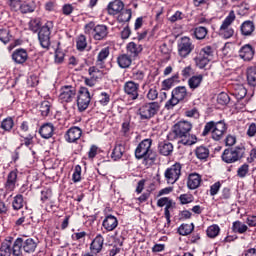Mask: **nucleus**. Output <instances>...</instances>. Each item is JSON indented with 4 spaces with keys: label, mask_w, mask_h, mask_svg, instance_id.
<instances>
[{
    "label": "nucleus",
    "mask_w": 256,
    "mask_h": 256,
    "mask_svg": "<svg viewBox=\"0 0 256 256\" xmlns=\"http://www.w3.org/2000/svg\"><path fill=\"white\" fill-rule=\"evenodd\" d=\"M191 129H193L191 122L181 120L173 126L172 134L169 135V139H178V143L181 145L191 147V145L197 143V136L191 134Z\"/></svg>",
    "instance_id": "f257e3e1"
},
{
    "label": "nucleus",
    "mask_w": 256,
    "mask_h": 256,
    "mask_svg": "<svg viewBox=\"0 0 256 256\" xmlns=\"http://www.w3.org/2000/svg\"><path fill=\"white\" fill-rule=\"evenodd\" d=\"M151 145H153V140L144 139L136 147L135 157L136 159H143L144 165H151L155 161V152L151 149Z\"/></svg>",
    "instance_id": "f03ea898"
},
{
    "label": "nucleus",
    "mask_w": 256,
    "mask_h": 256,
    "mask_svg": "<svg viewBox=\"0 0 256 256\" xmlns=\"http://www.w3.org/2000/svg\"><path fill=\"white\" fill-rule=\"evenodd\" d=\"M211 131L212 139H214V141H221V139H223V135H225V131H227V124H225L224 121L207 122L206 125L204 126L202 135L205 137L206 135H209Z\"/></svg>",
    "instance_id": "7ed1b4c3"
},
{
    "label": "nucleus",
    "mask_w": 256,
    "mask_h": 256,
    "mask_svg": "<svg viewBox=\"0 0 256 256\" xmlns=\"http://www.w3.org/2000/svg\"><path fill=\"white\" fill-rule=\"evenodd\" d=\"M21 256V240L13 242L12 237L6 238L0 246V256Z\"/></svg>",
    "instance_id": "20e7f679"
},
{
    "label": "nucleus",
    "mask_w": 256,
    "mask_h": 256,
    "mask_svg": "<svg viewBox=\"0 0 256 256\" xmlns=\"http://www.w3.org/2000/svg\"><path fill=\"white\" fill-rule=\"evenodd\" d=\"M189 97V92H187V87L178 86L172 90L171 99H169L166 104V109H173L175 105H179L181 101H187Z\"/></svg>",
    "instance_id": "39448f33"
},
{
    "label": "nucleus",
    "mask_w": 256,
    "mask_h": 256,
    "mask_svg": "<svg viewBox=\"0 0 256 256\" xmlns=\"http://www.w3.org/2000/svg\"><path fill=\"white\" fill-rule=\"evenodd\" d=\"M235 11L231 10L228 16L223 20L220 28H219V36L223 37L224 39H231L233 35H235V30L231 25L235 21Z\"/></svg>",
    "instance_id": "423d86ee"
},
{
    "label": "nucleus",
    "mask_w": 256,
    "mask_h": 256,
    "mask_svg": "<svg viewBox=\"0 0 256 256\" xmlns=\"http://www.w3.org/2000/svg\"><path fill=\"white\" fill-rule=\"evenodd\" d=\"M53 21H47L38 32V39L43 49L51 47V31H53Z\"/></svg>",
    "instance_id": "0eeeda50"
},
{
    "label": "nucleus",
    "mask_w": 256,
    "mask_h": 256,
    "mask_svg": "<svg viewBox=\"0 0 256 256\" xmlns=\"http://www.w3.org/2000/svg\"><path fill=\"white\" fill-rule=\"evenodd\" d=\"M213 53H215V50L211 46H205L199 51L194 59L199 69H205L209 65V62L213 60Z\"/></svg>",
    "instance_id": "6e6552de"
},
{
    "label": "nucleus",
    "mask_w": 256,
    "mask_h": 256,
    "mask_svg": "<svg viewBox=\"0 0 256 256\" xmlns=\"http://www.w3.org/2000/svg\"><path fill=\"white\" fill-rule=\"evenodd\" d=\"M159 109H160V106H159V103L157 102H152V103H147L142 105L138 110L140 119L146 120V121H149V119H153V117H155V115L159 113Z\"/></svg>",
    "instance_id": "1a4fd4ad"
},
{
    "label": "nucleus",
    "mask_w": 256,
    "mask_h": 256,
    "mask_svg": "<svg viewBox=\"0 0 256 256\" xmlns=\"http://www.w3.org/2000/svg\"><path fill=\"white\" fill-rule=\"evenodd\" d=\"M178 55L185 59V57H189L195 49V45L193 44V40L191 38L184 36L178 40Z\"/></svg>",
    "instance_id": "9d476101"
},
{
    "label": "nucleus",
    "mask_w": 256,
    "mask_h": 256,
    "mask_svg": "<svg viewBox=\"0 0 256 256\" xmlns=\"http://www.w3.org/2000/svg\"><path fill=\"white\" fill-rule=\"evenodd\" d=\"M243 151V147L226 149L222 154V161H224V163H235L236 161H239V159H241Z\"/></svg>",
    "instance_id": "9b49d317"
},
{
    "label": "nucleus",
    "mask_w": 256,
    "mask_h": 256,
    "mask_svg": "<svg viewBox=\"0 0 256 256\" xmlns=\"http://www.w3.org/2000/svg\"><path fill=\"white\" fill-rule=\"evenodd\" d=\"M164 176L167 183L170 185L177 183V181H179V177H181V164L175 163L170 168L166 169Z\"/></svg>",
    "instance_id": "f8f14e48"
},
{
    "label": "nucleus",
    "mask_w": 256,
    "mask_h": 256,
    "mask_svg": "<svg viewBox=\"0 0 256 256\" xmlns=\"http://www.w3.org/2000/svg\"><path fill=\"white\" fill-rule=\"evenodd\" d=\"M75 97H77V90L71 85L63 86L58 96L61 103H71Z\"/></svg>",
    "instance_id": "ddd939ff"
},
{
    "label": "nucleus",
    "mask_w": 256,
    "mask_h": 256,
    "mask_svg": "<svg viewBox=\"0 0 256 256\" xmlns=\"http://www.w3.org/2000/svg\"><path fill=\"white\" fill-rule=\"evenodd\" d=\"M157 206L158 207H165L164 209V215L165 219L167 220V223H171V209L175 207V202H173V199L169 197H162L158 199L157 201Z\"/></svg>",
    "instance_id": "4468645a"
},
{
    "label": "nucleus",
    "mask_w": 256,
    "mask_h": 256,
    "mask_svg": "<svg viewBox=\"0 0 256 256\" xmlns=\"http://www.w3.org/2000/svg\"><path fill=\"white\" fill-rule=\"evenodd\" d=\"M89 103H91V93H89V89L81 88L77 99L79 111H85L89 107Z\"/></svg>",
    "instance_id": "2eb2a0df"
},
{
    "label": "nucleus",
    "mask_w": 256,
    "mask_h": 256,
    "mask_svg": "<svg viewBox=\"0 0 256 256\" xmlns=\"http://www.w3.org/2000/svg\"><path fill=\"white\" fill-rule=\"evenodd\" d=\"M19 171L12 170L8 173L6 182L4 183V189L6 193H13L17 187V175Z\"/></svg>",
    "instance_id": "dca6fc26"
},
{
    "label": "nucleus",
    "mask_w": 256,
    "mask_h": 256,
    "mask_svg": "<svg viewBox=\"0 0 256 256\" xmlns=\"http://www.w3.org/2000/svg\"><path fill=\"white\" fill-rule=\"evenodd\" d=\"M124 92L130 99L135 101L139 97V83L134 81H127L124 84Z\"/></svg>",
    "instance_id": "f3484780"
},
{
    "label": "nucleus",
    "mask_w": 256,
    "mask_h": 256,
    "mask_svg": "<svg viewBox=\"0 0 256 256\" xmlns=\"http://www.w3.org/2000/svg\"><path fill=\"white\" fill-rule=\"evenodd\" d=\"M16 240L21 241L20 255H22L23 251H25V253H35V250L37 249V242H35L33 238H27L26 240H23V238H17Z\"/></svg>",
    "instance_id": "a211bd4d"
},
{
    "label": "nucleus",
    "mask_w": 256,
    "mask_h": 256,
    "mask_svg": "<svg viewBox=\"0 0 256 256\" xmlns=\"http://www.w3.org/2000/svg\"><path fill=\"white\" fill-rule=\"evenodd\" d=\"M238 54L243 61H251L255 57V48L251 44H245L239 49Z\"/></svg>",
    "instance_id": "6ab92c4d"
},
{
    "label": "nucleus",
    "mask_w": 256,
    "mask_h": 256,
    "mask_svg": "<svg viewBox=\"0 0 256 256\" xmlns=\"http://www.w3.org/2000/svg\"><path fill=\"white\" fill-rule=\"evenodd\" d=\"M81 135H83V130L77 126H74L68 129L65 134V139L68 143H75L81 139Z\"/></svg>",
    "instance_id": "aec40b11"
},
{
    "label": "nucleus",
    "mask_w": 256,
    "mask_h": 256,
    "mask_svg": "<svg viewBox=\"0 0 256 256\" xmlns=\"http://www.w3.org/2000/svg\"><path fill=\"white\" fill-rule=\"evenodd\" d=\"M88 71L90 78H85V85H87L88 87H95L97 79H99V77L101 76V71H99L97 67H90Z\"/></svg>",
    "instance_id": "412c9836"
},
{
    "label": "nucleus",
    "mask_w": 256,
    "mask_h": 256,
    "mask_svg": "<svg viewBox=\"0 0 256 256\" xmlns=\"http://www.w3.org/2000/svg\"><path fill=\"white\" fill-rule=\"evenodd\" d=\"M118 225H119V220H117V217L111 214L105 216L102 222V226L106 231H115Z\"/></svg>",
    "instance_id": "4be33fe9"
},
{
    "label": "nucleus",
    "mask_w": 256,
    "mask_h": 256,
    "mask_svg": "<svg viewBox=\"0 0 256 256\" xmlns=\"http://www.w3.org/2000/svg\"><path fill=\"white\" fill-rule=\"evenodd\" d=\"M29 59V54L25 49H17L12 53V61L17 65H23Z\"/></svg>",
    "instance_id": "5701e85b"
},
{
    "label": "nucleus",
    "mask_w": 256,
    "mask_h": 256,
    "mask_svg": "<svg viewBox=\"0 0 256 256\" xmlns=\"http://www.w3.org/2000/svg\"><path fill=\"white\" fill-rule=\"evenodd\" d=\"M125 4L121 0H114L107 6L108 15H119L123 11Z\"/></svg>",
    "instance_id": "b1692460"
},
{
    "label": "nucleus",
    "mask_w": 256,
    "mask_h": 256,
    "mask_svg": "<svg viewBox=\"0 0 256 256\" xmlns=\"http://www.w3.org/2000/svg\"><path fill=\"white\" fill-rule=\"evenodd\" d=\"M109 35V30L107 26L98 24L96 25V28L94 30V36L93 39L95 41H103L104 39H107V36Z\"/></svg>",
    "instance_id": "393cba45"
},
{
    "label": "nucleus",
    "mask_w": 256,
    "mask_h": 256,
    "mask_svg": "<svg viewBox=\"0 0 256 256\" xmlns=\"http://www.w3.org/2000/svg\"><path fill=\"white\" fill-rule=\"evenodd\" d=\"M127 55L135 59L136 57H139V54L141 51H143V46L139 43L130 42L126 46Z\"/></svg>",
    "instance_id": "a878e982"
},
{
    "label": "nucleus",
    "mask_w": 256,
    "mask_h": 256,
    "mask_svg": "<svg viewBox=\"0 0 256 256\" xmlns=\"http://www.w3.org/2000/svg\"><path fill=\"white\" fill-rule=\"evenodd\" d=\"M104 242H105V239L103 238V236L101 234H98L94 238L92 243L90 244L91 252L94 253L95 255H97L98 253H101V251L103 250V243Z\"/></svg>",
    "instance_id": "bb28decb"
},
{
    "label": "nucleus",
    "mask_w": 256,
    "mask_h": 256,
    "mask_svg": "<svg viewBox=\"0 0 256 256\" xmlns=\"http://www.w3.org/2000/svg\"><path fill=\"white\" fill-rule=\"evenodd\" d=\"M120 133L122 137H125L126 139H129L133 133V125H131V117L126 118L122 124Z\"/></svg>",
    "instance_id": "cd10ccee"
},
{
    "label": "nucleus",
    "mask_w": 256,
    "mask_h": 256,
    "mask_svg": "<svg viewBox=\"0 0 256 256\" xmlns=\"http://www.w3.org/2000/svg\"><path fill=\"white\" fill-rule=\"evenodd\" d=\"M39 133L42 139H51L53 133H55V126L51 123L43 124L39 129Z\"/></svg>",
    "instance_id": "c85d7f7f"
},
{
    "label": "nucleus",
    "mask_w": 256,
    "mask_h": 256,
    "mask_svg": "<svg viewBox=\"0 0 256 256\" xmlns=\"http://www.w3.org/2000/svg\"><path fill=\"white\" fill-rule=\"evenodd\" d=\"M241 35L244 37H250L255 31V23L251 20L244 21L240 26Z\"/></svg>",
    "instance_id": "c756f323"
},
{
    "label": "nucleus",
    "mask_w": 256,
    "mask_h": 256,
    "mask_svg": "<svg viewBox=\"0 0 256 256\" xmlns=\"http://www.w3.org/2000/svg\"><path fill=\"white\" fill-rule=\"evenodd\" d=\"M231 95L235 97L238 101L244 99L247 96V88L243 84H234Z\"/></svg>",
    "instance_id": "7c9ffc66"
},
{
    "label": "nucleus",
    "mask_w": 256,
    "mask_h": 256,
    "mask_svg": "<svg viewBox=\"0 0 256 256\" xmlns=\"http://www.w3.org/2000/svg\"><path fill=\"white\" fill-rule=\"evenodd\" d=\"M158 151L160 155L167 157L173 153V144L168 141L160 142L158 144Z\"/></svg>",
    "instance_id": "2f4dec72"
},
{
    "label": "nucleus",
    "mask_w": 256,
    "mask_h": 256,
    "mask_svg": "<svg viewBox=\"0 0 256 256\" xmlns=\"http://www.w3.org/2000/svg\"><path fill=\"white\" fill-rule=\"evenodd\" d=\"M201 83H203V74L194 75L188 79V87L192 91L199 89V87H201Z\"/></svg>",
    "instance_id": "473e14b6"
},
{
    "label": "nucleus",
    "mask_w": 256,
    "mask_h": 256,
    "mask_svg": "<svg viewBox=\"0 0 256 256\" xmlns=\"http://www.w3.org/2000/svg\"><path fill=\"white\" fill-rule=\"evenodd\" d=\"M201 185V176L197 173L188 176L187 186L188 189H197Z\"/></svg>",
    "instance_id": "72a5a7b5"
},
{
    "label": "nucleus",
    "mask_w": 256,
    "mask_h": 256,
    "mask_svg": "<svg viewBox=\"0 0 256 256\" xmlns=\"http://www.w3.org/2000/svg\"><path fill=\"white\" fill-rule=\"evenodd\" d=\"M246 79L250 87H256V67L250 66L246 70Z\"/></svg>",
    "instance_id": "f704fd0d"
},
{
    "label": "nucleus",
    "mask_w": 256,
    "mask_h": 256,
    "mask_svg": "<svg viewBox=\"0 0 256 256\" xmlns=\"http://www.w3.org/2000/svg\"><path fill=\"white\" fill-rule=\"evenodd\" d=\"M129 54H122L118 56L117 63L121 69H127L128 67H131V63H133V59Z\"/></svg>",
    "instance_id": "c9c22d12"
},
{
    "label": "nucleus",
    "mask_w": 256,
    "mask_h": 256,
    "mask_svg": "<svg viewBox=\"0 0 256 256\" xmlns=\"http://www.w3.org/2000/svg\"><path fill=\"white\" fill-rule=\"evenodd\" d=\"M209 154V148H207L206 146H198L195 149V155L200 161H207V159H209Z\"/></svg>",
    "instance_id": "e433bc0d"
},
{
    "label": "nucleus",
    "mask_w": 256,
    "mask_h": 256,
    "mask_svg": "<svg viewBox=\"0 0 256 256\" xmlns=\"http://www.w3.org/2000/svg\"><path fill=\"white\" fill-rule=\"evenodd\" d=\"M109 57V49L103 48L97 56L96 65L100 67V69H103L105 67V59Z\"/></svg>",
    "instance_id": "4c0bfd02"
},
{
    "label": "nucleus",
    "mask_w": 256,
    "mask_h": 256,
    "mask_svg": "<svg viewBox=\"0 0 256 256\" xmlns=\"http://www.w3.org/2000/svg\"><path fill=\"white\" fill-rule=\"evenodd\" d=\"M175 83H179V74H175L172 77L162 82V91H169Z\"/></svg>",
    "instance_id": "58836bf2"
},
{
    "label": "nucleus",
    "mask_w": 256,
    "mask_h": 256,
    "mask_svg": "<svg viewBox=\"0 0 256 256\" xmlns=\"http://www.w3.org/2000/svg\"><path fill=\"white\" fill-rule=\"evenodd\" d=\"M125 153V146L123 144H116L114 147L111 157L114 161H119L121 157H123V154Z\"/></svg>",
    "instance_id": "ea45409f"
},
{
    "label": "nucleus",
    "mask_w": 256,
    "mask_h": 256,
    "mask_svg": "<svg viewBox=\"0 0 256 256\" xmlns=\"http://www.w3.org/2000/svg\"><path fill=\"white\" fill-rule=\"evenodd\" d=\"M195 229V225L193 223L191 224H181L178 228L179 235H182L183 237L187 235H191L193 233V230Z\"/></svg>",
    "instance_id": "a19ab883"
},
{
    "label": "nucleus",
    "mask_w": 256,
    "mask_h": 256,
    "mask_svg": "<svg viewBox=\"0 0 256 256\" xmlns=\"http://www.w3.org/2000/svg\"><path fill=\"white\" fill-rule=\"evenodd\" d=\"M248 229L249 227L241 221L233 222L232 230L234 233H239L240 235H243V233H247Z\"/></svg>",
    "instance_id": "79ce46f5"
},
{
    "label": "nucleus",
    "mask_w": 256,
    "mask_h": 256,
    "mask_svg": "<svg viewBox=\"0 0 256 256\" xmlns=\"http://www.w3.org/2000/svg\"><path fill=\"white\" fill-rule=\"evenodd\" d=\"M11 39H13V35H11L9 28L0 29V41L2 43L7 44Z\"/></svg>",
    "instance_id": "37998d69"
},
{
    "label": "nucleus",
    "mask_w": 256,
    "mask_h": 256,
    "mask_svg": "<svg viewBox=\"0 0 256 256\" xmlns=\"http://www.w3.org/2000/svg\"><path fill=\"white\" fill-rule=\"evenodd\" d=\"M23 205H25V202L23 201V195H16L12 202V207L14 211H19V209H23Z\"/></svg>",
    "instance_id": "c03bdc74"
},
{
    "label": "nucleus",
    "mask_w": 256,
    "mask_h": 256,
    "mask_svg": "<svg viewBox=\"0 0 256 256\" xmlns=\"http://www.w3.org/2000/svg\"><path fill=\"white\" fill-rule=\"evenodd\" d=\"M221 232V228H219V225L214 224L207 228L206 233L210 239H215Z\"/></svg>",
    "instance_id": "a18cd8bd"
},
{
    "label": "nucleus",
    "mask_w": 256,
    "mask_h": 256,
    "mask_svg": "<svg viewBox=\"0 0 256 256\" xmlns=\"http://www.w3.org/2000/svg\"><path fill=\"white\" fill-rule=\"evenodd\" d=\"M39 111H40L42 117H47L49 115V113L51 112V102L43 101L40 104Z\"/></svg>",
    "instance_id": "49530a36"
},
{
    "label": "nucleus",
    "mask_w": 256,
    "mask_h": 256,
    "mask_svg": "<svg viewBox=\"0 0 256 256\" xmlns=\"http://www.w3.org/2000/svg\"><path fill=\"white\" fill-rule=\"evenodd\" d=\"M21 13H33L35 11V3L34 2H24L20 5Z\"/></svg>",
    "instance_id": "de8ad7c7"
},
{
    "label": "nucleus",
    "mask_w": 256,
    "mask_h": 256,
    "mask_svg": "<svg viewBox=\"0 0 256 256\" xmlns=\"http://www.w3.org/2000/svg\"><path fill=\"white\" fill-rule=\"evenodd\" d=\"M132 12L131 9L124 10L119 16L118 21L119 23H127L131 21Z\"/></svg>",
    "instance_id": "09e8293b"
},
{
    "label": "nucleus",
    "mask_w": 256,
    "mask_h": 256,
    "mask_svg": "<svg viewBox=\"0 0 256 256\" xmlns=\"http://www.w3.org/2000/svg\"><path fill=\"white\" fill-rule=\"evenodd\" d=\"M76 47L78 51H85V48L87 47V38L85 35H80L76 39Z\"/></svg>",
    "instance_id": "8fccbe9b"
},
{
    "label": "nucleus",
    "mask_w": 256,
    "mask_h": 256,
    "mask_svg": "<svg viewBox=\"0 0 256 256\" xmlns=\"http://www.w3.org/2000/svg\"><path fill=\"white\" fill-rule=\"evenodd\" d=\"M194 35L196 37V39H205V37H207V28L200 26V27H196L194 29Z\"/></svg>",
    "instance_id": "3c124183"
},
{
    "label": "nucleus",
    "mask_w": 256,
    "mask_h": 256,
    "mask_svg": "<svg viewBox=\"0 0 256 256\" xmlns=\"http://www.w3.org/2000/svg\"><path fill=\"white\" fill-rule=\"evenodd\" d=\"M109 101H111V96L106 92H101L98 96V103H100L102 107L109 105Z\"/></svg>",
    "instance_id": "603ef678"
},
{
    "label": "nucleus",
    "mask_w": 256,
    "mask_h": 256,
    "mask_svg": "<svg viewBox=\"0 0 256 256\" xmlns=\"http://www.w3.org/2000/svg\"><path fill=\"white\" fill-rule=\"evenodd\" d=\"M13 125H15L13 118L8 117L1 122V129L9 132L11 129H13Z\"/></svg>",
    "instance_id": "864d4df0"
},
{
    "label": "nucleus",
    "mask_w": 256,
    "mask_h": 256,
    "mask_svg": "<svg viewBox=\"0 0 256 256\" xmlns=\"http://www.w3.org/2000/svg\"><path fill=\"white\" fill-rule=\"evenodd\" d=\"M229 101H231V99L229 98V94L228 93L221 92L217 96V103L219 105H227L229 103Z\"/></svg>",
    "instance_id": "5fc2aeb1"
},
{
    "label": "nucleus",
    "mask_w": 256,
    "mask_h": 256,
    "mask_svg": "<svg viewBox=\"0 0 256 256\" xmlns=\"http://www.w3.org/2000/svg\"><path fill=\"white\" fill-rule=\"evenodd\" d=\"M237 175L240 179H245V176L249 175V164L241 165L237 170Z\"/></svg>",
    "instance_id": "6e6d98bb"
},
{
    "label": "nucleus",
    "mask_w": 256,
    "mask_h": 256,
    "mask_svg": "<svg viewBox=\"0 0 256 256\" xmlns=\"http://www.w3.org/2000/svg\"><path fill=\"white\" fill-rule=\"evenodd\" d=\"M41 28V20L39 19H32L29 22V29L33 31V33H37Z\"/></svg>",
    "instance_id": "4d7b16f0"
},
{
    "label": "nucleus",
    "mask_w": 256,
    "mask_h": 256,
    "mask_svg": "<svg viewBox=\"0 0 256 256\" xmlns=\"http://www.w3.org/2000/svg\"><path fill=\"white\" fill-rule=\"evenodd\" d=\"M97 26H95V23L93 22H89L88 24H86L84 26V33L86 35H89V37H93L95 35V28Z\"/></svg>",
    "instance_id": "13d9d810"
},
{
    "label": "nucleus",
    "mask_w": 256,
    "mask_h": 256,
    "mask_svg": "<svg viewBox=\"0 0 256 256\" xmlns=\"http://www.w3.org/2000/svg\"><path fill=\"white\" fill-rule=\"evenodd\" d=\"M194 197L191 194H181L179 196V201L181 205H188V203H193Z\"/></svg>",
    "instance_id": "bf43d9fd"
},
{
    "label": "nucleus",
    "mask_w": 256,
    "mask_h": 256,
    "mask_svg": "<svg viewBox=\"0 0 256 256\" xmlns=\"http://www.w3.org/2000/svg\"><path fill=\"white\" fill-rule=\"evenodd\" d=\"M53 196V192L51 191V189L47 188L41 191V201L42 203H47V201H49V199H51V197Z\"/></svg>",
    "instance_id": "052dcab7"
},
{
    "label": "nucleus",
    "mask_w": 256,
    "mask_h": 256,
    "mask_svg": "<svg viewBox=\"0 0 256 256\" xmlns=\"http://www.w3.org/2000/svg\"><path fill=\"white\" fill-rule=\"evenodd\" d=\"M72 181L74 183H79L81 181V166L80 165H76L73 175H72Z\"/></svg>",
    "instance_id": "680f3d73"
},
{
    "label": "nucleus",
    "mask_w": 256,
    "mask_h": 256,
    "mask_svg": "<svg viewBox=\"0 0 256 256\" xmlns=\"http://www.w3.org/2000/svg\"><path fill=\"white\" fill-rule=\"evenodd\" d=\"M132 79H134V81H143V79H145V72L141 70H134L132 73Z\"/></svg>",
    "instance_id": "e2e57ef3"
},
{
    "label": "nucleus",
    "mask_w": 256,
    "mask_h": 256,
    "mask_svg": "<svg viewBox=\"0 0 256 256\" xmlns=\"http://www.w3.org/2000/svg\"><path fill=\"white\" fill-rule=\"evenodd\" d=\"M157 97H159V92H157V88H150L147 93V99H149L150 101H155Z\"/></svg>",
    "instance_id": "0e129e2a"
},
{
    "label": "nucleus",
    "mask_w": 256,
    "mask_h": 256,
    "mask_svg": "<svg viewBox=\"0 0 256 256\" xmlns=\"http://www.w3.org/2000/svg\"><path fill=\"white\" fill-rule=\"evenodd\" d=\"M219 189H221V182H216L210 187V195L211 197H215L219 193Z\"/></svg>",
    "instance_id": "69168bd1"
},
{
    "label": "nucleus",
    "mask_w": 256,
    "mask_h": 256,
    "mask_svg": "<svg viewBox=\"0 0 256 256\" xmlns=\"http://www.w3.org/2000/svg\"><path fill=\"white\" fill-rule=\"evenodd\" d=\"M21 4V0H10V8L12 11H20Z\"/></svg>",
    "instance_id": "338daca9"
},
{
    "label": "nucleus",
    "mask_w": 256,
    "mask_h": 256,
    "mask_svg": "<svg viewBox=\"0 0 256 256\" xmlns=\"http://www.w3.org/2000/svg\"><path fill=\"white\" fill-rule=\"evenodd\" d=\"M246 223H247L248 227H256V216L249 215L246 219Z\"/></svg>",
    "instance_id": "774afa93"
}]
</instances>
